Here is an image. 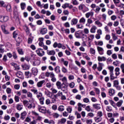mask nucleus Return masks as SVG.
<instances>
[{
    "label": "nucleus",
    "instance_id": "412c9836",
    "mask_svg": "<svg viewBox=\"0 0 124 124\" xmlns=\"http://www.w3.org/2000/svg\"><path fill=\"white\" fill-rule=\"evenodd\" d=\"M109 75L110 81H113V80H115V79L118 78L117 77H114V73H109Z\"/></svg>",
    "mask_w": 124,
    "mask_h": 124
},
{
    "label": "nucleus",
    "instance_id": "dca6fc26",
    "mask_svg": "<svg viewBox=\"0 0 124 124\" xmlns=\"http://www.w3.org/2000/svg\"><path fill=\"white\" fill-rule=\"evenodd\" d=\"M47 28H42L40 31V33L41 34H42L44 35V34H46L47 33Z\"/></svg>",
    "mask_w": 124,
    "mask_h": 124
},
{
    "label": "nucleus",
    "instance_id": "bf43d9fd",
    "mask_svg": "<svg viewBox=\"0 0 124 124\" xmlns=\"http://www.w3.org/2000/svg\"><path fill=\"white\" fill-rule=\"evenodd\" d=\"M107 111L108 112H111L112 111V107L110 106H107L106 108Z\"/></svg>",
    "mask_w": 124,
    "mask_h": 124
},
{
    "label": "nucleus",
    "instance_id": "bb28decb",
    "mask_svg": "<svg viewBox=\"0 0 124 124\" xmlns=\"http://www.w3.org/2000/svg\"><path fill=\"white\" fill-rule=\"evenodd\" d=\"M93 108H95V109H96L97 110H99V109L101 108L100 107V105L98 104H93Z\"/></svg>",
    "mask_w": 124,
    "mask_h": 124
},
{
    "label": "nucleus",
    "instance_id": "37998d69",
    "mask_svg": "<svg viewBox=\"0 0 124 124\" xmlns=\"http://www.w3.org/2000/svg\"><path fill=\"white\" fill-rule=\"evenodd\" d=\"M2 30L3 32H4L5 34H8V33H9V32H8V31L5 30V27H2Z\"/></svg>",
    "mask_w": 124,
    "mask_h": 124
},
{
    "label": "nucleus",
    "instance_id": "6e6552de",
    "mask_svg": "<svg viewBox=\"0 0 124 124\" xmlns=\"http://www.w3.org/2000/svg\"><path fill=\"white\" fill-rule=\"evenodd\" d=\"M28 113H27V111H24L23 112H22L20 114V119L21 120H22V121H24V120H25V119H26V116H27Z\"/></svg>",
    "mask_w": 124,
    "mask_h": 124
},
{
    "label": "nucleus",
    "instance_id": "20e7f679",
    "mask_svg": "<svg viewBox=\"0 0 124 124\" xmlns=\"http://www.w3.org/2000/svg\"><path fill=\"white\" fill-rule=\"evenodd\" d=\"M16 76L18 78H19V79H24V75L21 71H18L16 73Z\"/></svg>",
    "mask_w": 124,
    "mask_h": 124
},
{
    "label": "nucleus",
    "instance_id": "f257e3e1",
    "mask_svg": "<svg viewBox=\"0 0 124 124\" xmlns=\"http://www.w3.org/2000/svg\"><path fill=\"white\" fill-rule=\"evenodd\" d=\"M75 36L76 38H87V35L85 34L82 31H78L75 32Z\"/></svg>",
    "mask_w": 124,
    "mask_h": 124
},
{
    "label": "nucleus",
    "instance_id": "473e14b6",
    "mask_svg": "<svg viewBox=\"0 0 124 124\" xmlns=\"http://www.w3.org/2000/svg\"><path fill=\"white\" fill-rule=\"evenodd\" d=\"M95 24L97 25L99 27H101L102 26V23L98 20L95 21Z\"/></svg>",
    "mask_w": 124,
    "mask_h": 124
},
{
    "label": "nucleus",
    "instance_id": "7c9ffc66",
    "mask_svg": "<svg viewBox=\"0 0 124 124\" xmlns=\"http://www.w3.org/2000/svg\"><path fill=\"white\" fill-rule=\"evenodd\" d=\"M17 52L19 55H24V51H23V49L22 48H19L18 47L17 48Z\"/></svg>",
    "mask_w": 124,
    "mask_h": 124
},
{
    "label": "nucleus",
    "instance_id": "72a5a7b5",
    "mask_svg": "<svg viewBox=\"0 0 124 124\" xmlns=\"http://www.w3.org/2000/svg\"><path fill=\"white\" fill-rule=\"evenodd\" d=\"M61 62L63 63V64L65 65V66L68 65V62L64 61V59L62 58Z\"/></svg>",
    "mask_w": 124,
    "mask_h": 124
},
{
    "label": "nucleus",
    "instance_id": "de8ad7c7",
    "mask_svg": "<svg viewBox=\"0 0 124 124\" xmlns=\"http://www.w3.org/2000/svg\"><path fill=\"white\" fill-rule=\"evenodd\" d=\"M69 6V3H65V4L62 5V8H63V9H65L66 7H68Z\"/></svg>",
    "mask_w": 124,
    "mask_h": 124
},
{
    "label": "nucleus",
    "instance_id": "052dcab7",
    "mask_svg": "<svg viewBox=\"0 0 124 124\" xmlns=\"http://www.w3.org/2000/svg\"><path fill=\"white\" fill-rule=\"evenodd\" d=\"M13 38H16L17 36H18V33L17 32V31H15L13 33Z\"/></svg>",
    "mask_w": 124,
    "mask_h": 124
},
{
    "label": "nucleus",
    "instance_id": "8fccbe9b",
    "mask_svg": "<svg viewBox=\"0 0 124 124\" xmlns=\"http://www.w3.org/2000/svg\"><path fill=\"white\" fill-rule=\"evenodd\" d=\"M36 97L37 98H39L40 97V98H41V97H42V95H43V94H42V93L41 92H39L37 94H36Z\"/></svg>",
    "mask_w": 124,
    "mask_h": 124
},
{
    "label": "nucleus",
    "instance_id": "f704fd0d",
    "mask_svg": "<svg viewBox=\"0 0 124 124\" xmlns=\"http://www.w3.org/2000/svg\"><path fill=\"white\" fill-rule=\"evenodd\" d=\"M31 92H32V93H33L34 94H37V93H38V90H37V89L34 88V89H31Z\"/></svg>",
    "mask_w": 124,
    "mask_h": 124
},
{
    "label": "nucleus",
    "instance_id": "393cba45",
    "mask_svg": "<svg viewBox=\"0 0 124 124\" xmlns=\"http://www.w3.org/2000/svg\"><path fill=\"white\" fill-rule=\"evenodd\" d=\"M58 123L60 124H64L66 123V119L65 118H62L61 120L58 121Z\"/></svg>",
    "mask_w": 124,
    "mask_h": 124
},
{
    "label": "nucleus",
    "instance_id": "f03ea898",
    "mask_svg": "<svg viewBox=\"0 0 124 124\" xmlns=\"http://www.w3.org/2000/svg\"><path fill=\"white\" fill-rule=\"evenodd\" d=\"M78 9L82 11L83 13L89 11V8L87 7L85 4H80L78 6Z\"/></svg>",
    "mask_w": 124,
    "mask_h": 124
},
{
    "label": "nucleus",
    "instance_id": "f3484780",
    "mask_svg": "<svg viewBox=\"0 0 124 124\" xmlns=\"http://www.w3.org/2000/svg\"><path fill=\"white\" fill-rule=\"evenodd\" d=\"M39 45L41 46V47H43L44 46V43H43V41L44 40V38H39Z\"/></svg>",
    "mask_w": 124,
    "mask_h": 124
},
{
    "label": "nucleus",
    "instance_id": "6ab92c4d",
    "mask_svg": "<svg viewBox=\"0 0 124 124\" xmlns=\"http://www.w3.org/2000/svg\"><path fill=\"white\" fill-rule=\"evenodd\" d=\"M38 110L39 112H41V113H46V108L42 107L41 108H38Z\"/></svg>",
    "mask_w": 124,
    "mask_h": 124
},
{
    "label": "nucleus",
    "instance_id": "09e8293b",
    "mask_svg": "<svg viewBox=\"0 0 124 124\" xmlns=\"http://www.w3.org/2000/svg\"><path fill=\"white\" fill-rule=\"evenodd\" d=\"M117 29L118 30H116V33H117V34H121L122 32V29H121V28L120 27H118Z\"/></svg>",
    "mask_w": 124,
    "mask_h": 124
},
{
    "label": "nucleus",
    "instance_id": "c03bdc74",
    "mask_svg": "<svg viewBox=\"0 0 124 124\" xmlns=\"http://www.w3.org/2000/svg\"><path fill=\"white\" fill-rule=\"evenodd\" d=\"M69 86L71 89H73V88L75 87V83H74V82H71L69 84Z\"/></svg>",
    "mask_w": 124,
    "mask_h": 124
},
{
    "label": "nucleus",
    "instance_id": "cd10ccee",
    "mask_svg": "<svg viewBox=\"0 0 124 124\" xmlns=\"http://www.w3.org/2000/svg\"><path fill=\"white\" fill-rule=\"evenodd\" d=\"M58 111L60 112H63L64 111V106H60L58 108Z\"/></svg>",
    "mask_w": 124,
    "mask_h": 124
},
{
    "label": "nucleus",
    "instance_id": "338daca9",
    "mask_svg": "<svg viewBox=\"0 0 124 124\" xmlns=\"http://www.w3.org/2000/svg\"><path fill=\"white\" fill-rule=\"evenodd\" d=\"M120 68L122 69V72L124 74V63H122L120 65Z\"/></svg>",
    "mask_w": 124,
    "mask_h": 124
},
{
    "label": "nucleus",
    "instance_id": "6e6d98bb",
    "mask_svg": "<svg viewBox=\"0 0 124 124\" xmlns=\"http://www.w3.org/2000/svg\"><path fill=\"white\" fill-rule=\"evenodd\" d=\"M101 121H102V118L101 117H97L95 120L96 123H99V122H101Z\"/></svg>",
    "mask_w": 124,
    "mask_h": 124
},
{
    "label": "nucleus",
    "instance_id": "58836bf2",
    "mask_svg": "<svg viewBox=\"0 0 124 124\" xmlns=\"http://www.w3.org/2000/svg\"><path fill=\"white\" fill-rule=\"evenodd\" d=\"M39 101L40 104H41V105H43V104H44V97H42L40 98Z\"/></svg>",
    "mask_w": 124,
    "mask_h": 124
},
{
    "label": "nucleus",
    "instance_id": "423d86ee",
    "mask_svg": "<svg viewBox=\"0 0 124 124\" xmlns=\"http://www.w3.org/2000/svg\"><path fill=\"white\" fill-rule=\"evenodd\" d=\"M9 20V17L8 16H1L0 18V21L2 23L3 22H7Z\"/></svg>",
    "mask_w": 124,
    "mask_h": 124
},
{
    "label": "nucleus",
    "instance_id": "4be33fe9",
    "mask_svg": "<svg viewBox=\"0 0 124 124\" xmlns=\"http://www.w3.org/2000/svg\"><path fill=\"white\" fill-rule=\"evenodd\" d=\"M16 108L17 110H18V111H21L23 109V105L18 104L16 105Z\"/></svg>",
    "mask_w": 124,
    "mask_h": 124
},
{
    "label": "nucleus",
    "instance_id": "f8f14e48",
    "mask_svg": "<svg viewBox=\"0 0 124 124\" xmlns=\"http://www.w3.org/2000/svg\"><path fill=\"white\" fill-rule=\"evenodd\" d=\"M44 83H45V80H44L38 82L36 85L37 88H41Z\"/></svg>",
    "mask_w": 124,
    "mask_h": 124
},
{
    "label": "nucleus",
    "instance_id": "ea45409f",
    "mask_svg": "<svg viewBox=\"0 0 124 124\" xmlns=\"http://www.w3.org/2000/svg\"><path fill=\"white\" fill-rule=\"evenodd\" d=\"M32 40H33V37H29L28 39V44H31L32 43Z\"/></svg>",
    "mask_w": 124,
    "mask_h": 124
},
{
    "label": "nucleus",
    "instance_id": "4c0bfd02",
    "mask_svg": "<svg viewBox=\"0 0 124 124\" xmlns=\"http://www.w3.org/2000/svg\"><path fill=\"white\" fill-rule=\"evenodd\" d=\"M109 103H110V105L111 106H113V107H114V108H116V104L115 103V102L112 100H109Z\"/></svg>",
    "mask_w": 124,
    "mask_h": 124
},
{
    "label": "nucleus",
    "instance_id": "c9c22d12",
    "mask_svg": "<svg viewBox=\"0 0 124 124\" xmlns=\"http://www.w3.org/2000/svg\"><path fill=\"white\" fill-rule=\"evenodd\" d=\"M81 105H82V103H78V112H81V111H82V107H81Z\"/></svg>",
    "mask_w": 124,
    "mask_h": 124
},
{
    "label": "nucleus",
    "instance_id": "49530a36",
    "mask_svg": "<svg viewBox=\"0 0 124 124\" xmlns=\"http://www.w3.org/2000/svg\"><path fill=\"white\" fill-rule=\"evenodd\" d=\"M117 86H119V81L115 80L113 81V87H116Z\"/></svg>",
    "mask_w": 124,
    "mask_h": 124
},
{
    "label": "nucleus",
    "instance_id": "4468645a",
    "mask_svg": "<svg viewBox=\"0 0 124 124\" xmlns=\"http://www.w3.org/2000/svg\"><path fill=\"white\" fill-rule=\"evenodd\" d=\"M78 23V19L74 18L72 19L71 21V25L73 26L76 25Z\"/></svg>",
    "mask_w": 124,
    "mask_h": 124
},
{
    "label": "nucleus",
    "instance_id": "3c124183",
    "mask_svg": "<svg viewBox=\"0 0 124 124\" xmlns=\"http://www.w3.org/2000/svg\"><path fill=\"white\" fill-rule=\"evenodd\" d=\"M66 110L68 113H69V114H71V112H72V108L69 107L66 108Z\"/></svg>",
    "mask_w": 124,
    "mask_h": 124
},
{
    "label": "nucleus",
    "instance_id": "1a4fd4ad",
    "mask_svg": "<svg viewBox=\"0 0 124 124\" xmlns=\"http://www.w3.org/2000/svg\"><path fill=\"white\" fill-rule=\"evenodd\" d=\"M21 67L23 70H29L31 67V66L25 63L21 65Z\"/></svg>",
    "mask_w": 124,
    "mask_h": 124
},
{
    "label": "nucleus",
    "instance_id": "4d7b16f0",
    "mask_svg": "<svg viewBox=\"0 0 124 124\" xmlns=\"http://www.w3.org/2000/svg\"><path fill=\"white\" fill-rule=\"evenodd\" d=\"M90 53L93 55H95V50L93 48H90Z\"/></svg>",
    "mask_w": 124,
    "mask_h": 124
},
{
    "label": "nucleus",
    "instance_id": "5701e85b",
    "mask_svg": "<svg viewBox=\"0 0 124 124\" xmlns=\"http://www.w3.org/2000/svg\"><path fill=\"white\" fill-rule=\"evenodd\" d=\"M98 62H105V61H106V58L104 56H103L102 57L100 56H98Z\"/></svg>",
    "mask_w": 124,
    "mask_h": 124
},
{
    "label": "nucleus",
    "instance_id": "9d476101",
    "mask_svg": "<svg viewBox=\"0 0 124 124\" xmlns=\"http://www.w3.org/2000/svg\"><path fill=\"white\" fill-rule=\"evenodd\" d=\"M97 50L100 55H103L104 54V49H103V48L100 46H97Z\"/></svg>",
    "mask_w": 124,
    "mask_h": 124
},
{
    "label": "nucleus",
    "instance_id": "c85d7f7f",
    "mask_svg": "<svg viewBox=\"0 0 124 124\" xmlns=\"http://www.w3.org/2000/svg\"><path fill=\"white\" fill-rule=\"evenodd\" d=\"M123 103H124V101L123 100H120L119 102H118L116 105L117 107H121L122 106Z\"/></svg>",
    "mask_w": 124,
    "mask_h": 124
},
{
    "label": "nucleus",
    "instance_id": "79ce46f5",
    "mask_svg": "<svg viewBox=\"0 0 124 124\" xmlns=\"http://www.w3.org/2000/svg\"><path fill=\"white\" fill-rule=\"evenodd\" d=\"M108 69L110 71L109 73H114V66H109Z\"/></svg>",
    "mask_w": 124,
    "mask_h": 124
},
{
    "label": "nucleus",
    "instance_id": "69168bd1",
    "mask_svg": "<svg viewBox=\"0 0 124 124\" xmlns=\"http://www.w3.org/2000/svg\"><path fill=\"white\" fill-rule=\"evenodd\" d=\"M27 96L30 98H32V93L31 92H27Z\"/></svg>",
    "mask_w": 124,
    "mask_h": 124
},
{
    "label": "nucleus",
    "instance_id": "0e129e2a",
    "mask_svg": "<svg viewBox=\"0 0 124 124\" xmlns=\"http://www.w3.org/2000/svg\"><path fill=\"white\" fill-rule=\"evenodd\" d=\"M6 9L7 11H12V10L11 9V6L10 5H7L6 6Z\"/></svg>",
    "mask_w": 124,
    "mask_h": 124
},
{
    "label": "nucleus",
    "instance_id": "a18cd8bd",
    "mask_svg": "<svg viewBox=\"0 0 124 124\" xmlns=\"http://www.w3.org/2000/svg\"><path fill=\"white\" fill-rule=\"evenodd\" d=\"M13 57L14 60H17L18 59V56H17V54L15 52H13Z\"/></svg>",
    "mask_w": 124,
    "mask_h": 124
},
{
    "label": "nucleus",
    "instance_id": "a211bd4d",
    "mask_svg": "<svg viewBox=\"0 0 124 124\" xmlns=\"http://www.w3.org/2000/svg\"><path fill=\"white\" fill-rule=\"evenodd\" d=\"M90 16H91V17H93V12H90L88 13H87L85 14V17L86 18H90Z\"/></svg>",
    "mask_w": 124,
    "mask_h": 124
},
{
    "label": "nucleus",
    "instance_id": "a19ab883",
    "mask_svg": "<svg viewBox=\"0 0 124 124\" xmlns=\"http://www.w3.org/2000/svg\"><path fill=\"white\" fill-rule=\"evenodd\" d=\"M94 91L95 92L96 94H100V90H99V89L97 88H94Z\"/></svg>",
    "mask_w": 124,
    "mask_h": 124
},
{
    "label": "nucleus",
    "instance_id": "864d4df0",
    "mask_svg": "<svg viewBox=\"0 0 124 124\" xmlns=\"http://www.w3.org/2000/svg\"><path fill=\"white\" fill-rule=\"evenodd\" d=\"M72 3L74 5H78L79 3L77 1V0H72Z\"/></svg>",
    "mask_w": 124,
    "mask_h": 124
},
{
    "label": "nucleus",
    "instance_id": "5fc2aeb1",
    "mask_svg": "<svg viewBox=\"0 0 124 124\" xmlns=\"http://www.w3.org/2000/svg\"><path fill=\"white\" fill-rule=\"evenodd\" d=\"M97 116L98 117H100V118H101L103 116V113H102V111H98L97 113Z\"/></svg>",
    "mask_w": 124,
    "mask_h": 124
},
{
    "label": "nucleus",
    "instance_id": "aec40b11",
    "mask_svg": "<svg viewBox=\"0 0 124 124\" xmlns=\"http://www.w3.org/2000/svg\"><path fill=\"white\" fill-rule=\"evenodd\" d=\"M98 64L99 65L97 67V70L100 72L102 70V68H103V65H104V64L103 63H100V62H99Z\"/></svg>",
    "mask_w": 124,
    "mask_h": 124
},
{
    "label": "nucleus",
    "instance_id": "2eb2a0df",
    "mask_svg": "<svg viewBox=\"0 0 124 124\" xmlns=\"http://www.w3.org/2000/svg\"><path fill=\"white\" fill-rule=\"evenodd\" d=\"M108 94L110 96H113L115 94V90L109 89L108 90Z\"/></svg>",
    "mask_w": 124,
    "mask_h": 124
},
{
    "label": "nucleus",
    "instance_id": "ddd939ff",
    "mask_svg": "<svg viewBox=\"0 0 124 124\" xmlns=\"http://www.w3.org/2000/svg\"><path fill=\"white\" fill-rule=\"evenodd\" d=\"M24 31L26 33V34H27V35H29V34H30V28H29V27H28V26H27V25H25L24 26Z\"/></svg>",
    "mask_w": 124,
    "mask_h": 124
},
{
    "label": "nucleus",
    "instance_id": "39448f33",
    "mask_svg": "<svg viewBox=\"0 0 124 124\" xmlns=\"http://www.w3.org/2000/svg\"><path fill=\"white\" fill-rule=\"evenodd\" d=\"M64 86L62 85V86H61L60 90H61V91L63 92V93H68V90L67 89V86H66L65 84H64Z\"/></svg>",
    "mask_w": 124,
    "mask_h": 124
},
{
    "label": "nucleus",
    "instance_id": "7ed1b4c3",
    "mask_svg": "<svg viewBox=\"0 0 124 124\" xmlns=\"http://www.w3.org/2000/svg\"><path fill=\"white\" fill-rule=\"evenodd\" d=\"M36 52L39 57H43L45 55V52L44 51L43 49L38 48L36 50Z\"/></svg>",
    "mask_w": 124,
    "mask_h": 124
},
{
    "label": "nucleus",
    "instance_id": "0eeeda50",
    "mask_svg": "<svg viewBox=\"0 0 124 124\" xmlns=\"http://www.w3.org/2000/svg\"><path fill=\"white\" fill-rule=\"evenodd\" d=\"M46 54L48 56H55V55H56V51H55L54 50H47L46 51Z\"/></svg>",
    "mask_w": 124,
    "mask_h": 124
},
{
    "label": "nucleus",
    "instance_id": "b1692460",
    "mask_svg": "<svg viewBox=\"0 0 124 124\" xmlns=\"http://www.w3.org/2000/svg\"><path fill=\"white\" fill-rule=\"evenodd\" d=\"M79 23L82 24V25L85 24V23H86V18L84 17H81L79 20Z\"/></svg>",
    "mask_w": 124,
    "mask_h": 124
},
{
    "label": "nucleus",
    "instance_id": "a878e982",
    "mask_svg": "<svg viewBox=\"0 0 124 124\" xmlns=\"http://www.w3.org/2000/svg\"><path fill=\"white\" fill-rule=\"evenodd\" d=\"M96 29H97V28L95 26H92V27L91 28V29L90 30V32H91L92 33H95V31H96Z\"/></svg>",
    "mask_w": 124,
    "mask_h": 124
},
{
    "label": "nucleus",
    "instance_id": "13d9d810",
    "mask_svg": "<svg viewBox=\"0 0 124 124\" xmlns=\"http://www.w3.org/2000/svg\"><path fill=\"white\" fill-rule=\"evenodd\" d=\"M94 11L96 13H99V11H100V7H99L98 6H97L96 7L95 10H94Z\"/></svg>",
    "mask_w": 124,
    "mask_h": 124
},
{
    "label": "nucleus",
    "instance_id": "9b49d317",
    "mask_svg": "<svg viewBox=\"0 0 124 124\" xmlns=\"http://www.w3.org/2000/svg\"><path fill=\"white\" fill-rule=\"evenodd\" d=\"M31 72L34 76H36L38 74V69L36 68H32L31 69Z\"/></svg>",
    "mask_w": 124,
    "mask_h": 124
},
{
    "label": "nucleus",
    "instance_id": "c756f323",
    "mask_svg": "<svg viewBox=\"0 0 124 124\" xmlns=\"http://www.w3.org/2000/svg\"><path fill=\"white\" fill-rule=\"evenodd\" d=\"M62 81L63 82L62 83V86H63V85H65V83L67 82V79L66 78V77H64L62 78Z\"/></svg>",
    "mask_w": 124,
    "mask_h": 124
},
{
    "label": "nucleus",
    "instance_id": "680f3d73",
    "mask_svg": "<svg viewBox=\"0 0 124 124\" xmlns=\"http://www.w3.org/2000/svg\"><path fill=\"white\" fill-rule=\"evenodd\" d=\"M5 121H9L10 120V116L9 115H5L4 117Z\"/></svg>",
    "mask_w": 124,
    "mask_h": 124
},
{
    "label": "nucleus",
    "instance_id": "e2e57ef3",
    "mask_svg": "<svg viewBox=\"0 0 124 124\" xmlns=\"http://www.w3.org/2000/svg\"><path fill=\"white\" fill-rule=\"evenodd\" d=\"M76 27L78 29H83L84 28V26L82 24H78Z\"/></svg>",
    "mask_w": 124,
    "mask_h": 124
},
{
    "label": "nucleus",
    "instance_id": "774afa93",
    "mask_svg": "<svg viewBox=\"0 0 124 124\" xmlns=\"http://www.w3.org/2000/svg\"><path fill=\"white\" fill-rule=\"evenodd\" d=\"M110 19H111V21H115V20H116V19H117V16H115V15H113L110 17Z\"/></svg>",
    "mask_w": 124,
    "mask_h": 124
},
{
    "label": "nucleus",
    "instance_id": "603ef678",
    "mask_svg": "<svg viewBox=\"0 0 124 124\" xmlns=\"http://www.w3.org/2000/svg\"><path fill=\"white\" fill-rule=\"evenodd\" d=\"M20 6L22 10H24L25 9V8L26 7V3H21L20 4Z\"/></svg>",
    "mask_w": 124,
    "mask_h": 124
},
{
    "label": "nucleus",
    "instance_id": "e433bc0d",
    "mask_svg": "<svg viewBox=\"0 0 124 124\" xmlns=\"http://www.w3.org/2000/svg\"><path fill=\"white\" fill-rule=\"evenodd\" d=\"M54 70L56 72V73H60L61 72V70L60 69V66H57L55 69Z\"/></svg>",
    "mask_w": 124,
    "mask_h": 124
},
{
    "label": "nucleus",
    "instance_id": "2f4dec72",
    "mask_svg": "<svg viewBox=\"0 0 124 124\" xmlns=\"http://www.w3.org/2000/svg\"><path fill=\"white\" fill-rule=\"evenodd\" d=\"M56 86H57L58 89H59V90H60L61 89V87L62 86V84L61 83V82H60V81H57L56 82Z\"/></svg>",
    "mask_w": 124,
    "mask_h": 124
}]
</instances>
